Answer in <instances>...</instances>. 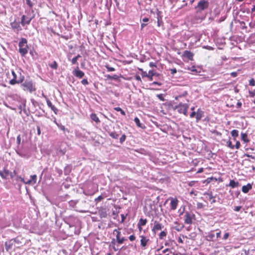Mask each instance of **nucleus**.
I'll use <instances>...</instances> for the list:
<instances>
[{
  "mask_svg": "<svg viewBox=\"0 0 255 255\" xmlns=\"http://www.w3.org/2000/svg\"><path fill=\"white\" fill-rule=\"evenodd\" d=\"M232 136L234 137L233 140L236 141V138L239 136V131L237 129H233L231 132Z\"/></svg>",
  "mask_w": 255,
  "mask_h": 255,
  "instance_id": "nucleus-27",
  "label": "nucleus"
},
{
  "mask_svg": "<svg viewBox=\"0 0 255 255\" xmlns=\"http://www.w3.org/2000/svg\"><path fill=\"white\" fill-rule=\"evenodd\" d=\"M26 3L30 8L32 7L33 3L30 0H26Z\"/></svg>",
  "mask_w": 255,
  "mask_h": 255,
  "instance_id": "nucleus-47",
  "label": "nucleus"
},
{
  "mask_svg": "<svg viewBox=\"0 0 255 255\" xmlns=\"http://www.w3.org/2000/svg\"><path fill=\"white\" fill-rule=\"evenodd\" d=\"M163 228L164 226L162 225V224L159 223V222L158 221H154V225L151 229V231L153 233L156 234L157 231L161 230Z\"/></svg>",
  "mask_w": 255,
  "mask_h": 255,
  "instance_id": "nucleus-9",
  "label": "nucleus"
},
{
  "mask_svg": "<svg viewBox=\"0 0 255 255\" xmlns=\"http://www.w3.org/2000/svg\"><path fill=\"white\" fill-rule=\"evenodd\" d=\"M198 181H190L189 183H188V185L189 186H193L195 185V184L196 183H197Z\"/></svg>",
  "mask_w": 255,
  "mask_h": 255,
  "instance_id": "nucleus-51",
  "label": "nucleus"
},
{
  "mask_svg": "<svg viewBox=\"0 0 255 255\" xmlns=\"http://www.w3.org/2000/svg\"><path fill=\"white\" fill-rule=\"evenodd\" d=\"M229 235L230 234L229 233H226L223 236V239L225 240H227L229 238Z\"/></svg>",
  "mask_w": 255,
  "mask_h": 255,
  "instance_id": "nucleus-57",
  "label": "nucleus"
},
{
  "mask_svg": "<svg viewBox=\"0 0 255 255\" xmlns=\"http://www.w3.org/2000/svg\"><path fill=\"white\" fill-rule=\"evenodd\" d=\"M237 149H239L241 146V144L239 141H236V145H234Z\"/></svg>",
  "mask_w": 255,
  "mask_h": 255,
  "instance_id": "nucleus-56",
  "label": "nucleus"
},
{
  "mask_svg": "<svg viewBox=\"0 0 255 255\" xmlns=\"http://www.w3.org/2000/svg\"><path fill=\"white\" fill-rule=\"evenodd\" d=\"M216 231H218L216 233V238L217 239L220 238L221 237V231L220 230H219V229H217Z\"/></svg>",
  "mask_w": 255,
  "mask_h": 255,
  "instance_id": "nucleus-52",
  "label": "nucleus"
},
{
  "mask_svg": "<svg viewBox=\"0 0 255 255\" xmlns=\"http://www.w3.org/2000/svg\"><path fill=\"white\" fill-rule=\"evenodd\" d=\"M98 214L101 218H106L107 216L106 210L104 208H100L98 210Z\"/></svg>",
  "mask_w": 255,
  "mask_h": 255,
  "instance_id": "nucleus-20",
  "label": "nucleus"
},
{
  "mask_svg": "<svg viewBox=\"0 0 255 255\" xmlns=\"http://www.w3.org/2000/svg\"><path fill=\"white\" fill-rule=\"evenodd\" d=\"M47 104L49 107L51 108V110L55 112L56 110L54 106L52 105V103L49 100L47 99Z\"/></svg>",
  "mask_w": 255,
  "mask_h": 255,
  "instance_id": "nucleus-33",
  "label": "nucleus"
},
{
  "mask_svg": "<svg viewBox=\"0 0 255 255\" xmlns=\"http://www.w3.org/2000/svg\"><path fill=\"white\" fill-rule=\"evenodd\" d=\"M16 141H17V144L19 145L20 144V142H21V137H20V135H18L17 136V138H16Z\"/></svg>",
  "mask_w": 255,
  "mask_h": 255,
  "instance_id": "nucleus-58",
  "label": "nucleus"
},
{
  "mask_svg": "<svg viewBox=\"0 0 255 255\" xmlns=\"http://www.w3.org/2000/svg\"><path fill=\"white\" fill-rule=\"evenodd\" d=\"M121 228L115 229L113 231V234L116 235V241L119 244H122L127 240L123 237H121Z\"/></svg>",
  "mask_w": 255,
  "mask_h": 255,
  "instance_id": "nucleus-5",
  "label": "nucleus"
},
{
  "mask_svg": "<svg viewBox=\"0 0 255 255\" xmlns=\"http://www.w3.org/2000/svg\"><path fill=\"white\" fill-rule=\"evenodd\" d=\"M240 185L239 182L235 181L234 180H231L230 183L227 186L231 187L232 188H234L238 187Z\"/></svg>",
  "mask_w": 255,
  "mask_h": 255,
  "instance_id": "nucleus-24",
  "label": "nucleus"
},
{
  "mask_svg": "<svg viewBox=\"0 0 255 255\" xmlns=\"http://www.w3.org/2000/svg\"><path fill=\"white\" fill-rule=\"evenodd\" d=\"M244 156L248 157H250V158H251L253 159H255V157L254 156H253L252 155H250V154H249L248 153H245L244 154Z\"/></svg>",
  "mask_w": 255,
  "mask_h": 255,
  "instance_id": "nucleus-55",
  "label": "nucleus"
},
{
  "mask_svg": "<svg viewBox=\"0 0 255 255\" xmlns=\"http://www.w3.org/2000/svg\"><path fill=\"white\" fill-rule=\"evenodd\" d=\"M204 206L203 204V203H199V202H198V203H197V208L198 209H202V208H203Z\"/></svg>",
  "mask_w": 255,
  "mask_h": 255,
  "instance_id": "nucleus-48",
  "label": "nucleus"
},
{
  "mask_svg": "<svg viewBox=\"0 0 255 255\" xmlns=\"http://www.w3.org/2000/svg\"><path fill=\"white\" fill-rule=\"evenodd\" d=\"M149 66L150 67H157V65H156V63H153V62H150L149 64Z\"/></svg>",
  "mask_w": 255,
  "mask_h": 255,
  "instance_id": "nucleus-60",
  "label": "nucleus"
},
{
  "mask_svg": "<svg viewBox=\"0 0 255 255\" xmlns=\"http://www.w3.org/2000/svg\"><path fill=\"white\" fill-rule=\"evenodd\" d=\"M81 82L84 85H87L89 84V82L87 79H83Z\"/></svg>",
  "mask_w": 255,
  "mask_h": 255,
  "instance_id": "nucleus-45",
  "label": "nucleus"
},
{
  "mask_svg": "<svg viewBox=\"0 0 255 255\" xmlns=\"http://www.w3.org/2000/svg\"><path fill=\"white\" fill-rule=\"evenodd\" d=\"M77 59L75 57L71 60V62L73 65L77 64Z\"/></svg>",
  "mask_w": 255,
  "mask_h": 255,
  "instance_id": "nucleus-50",
  "label": "nucleus"
},
{
  "mask_svg": "<svg viewBox=\"0 0 255 255\" xmlns=\"http://www.w3.org/2000/svg\"><path fill=\"white\" fill-rule=\"evenodd\" d=\"M18 241V238H15V239L9 240L5 243V248L7 251H9L11 250L13 246H15V241Z\"/></svg>",
  "mask_w": 255,
  "mask_h": 255,
  "instance_id": "nucleus-11",
  "label": "nucleus"
},
{
  "mask_svg": "<svg viewBox=\"0 0 255 255\" xmlns=\"http://www.w3.org/2000/svg\"><path fill=\"white\" fill-rule=\"evenodd\" d=\"M178 242L179 244H183V240L182 239V238L180 237H179L178 238Z\"/></svg>",
  "mask_w": 255,
  "mask_h": 255,
  "instance_id": "nucleus-64",
  "label": "nucleus"
},
{
  "mask_svg": "<svg viewBox=\"0 0 255 255\" xmlns=\"http://www.w3.org/2000/svg\"><path fill=\"white\" fill-rule=\"evenodd\" d=\"M241 208H242V206H239L235 207L234 210L235 211L238 212L241 210Z\"/></svg>",
  "mask_w": 255,
  "mask_h": 255,
  "instance_id": "nucleus-61",
  "label": "nucleus"
},
{
  "mask_svg": "<svg viewBox=\"0 0 255 255\" xmlns=\"http://www.w3.org/2000/svg\"><path fill=\"white\" fill-rule=\"evenodd\" d=\"M241 138L245 142H248L249 141L247 133H242L241 134Z\"/></svg>",
  "mask_w": 255,
  "mask_h": 255,
  "instance_id": "nucleus-32",
  "label": "nucleus"
},
{
  "mask_svg": "<svg viewBox=\"0 0 255 255\" xmlns=\"http://www.w3.org/2000/svg\"><path fill=\"white\" fill-rule=\"evenodd\" d=\"M122 131L120 130L119 132H116V131L109 132V134L113 138L118 139L119 135L121 134Z\"/></svg>",
  "mask_w": 255,
  "mask_h": 255,
  "instance_id": "nucleus-23",
  "label": "nucleus"
},
{
  "mask_svg": "<svg viewBox=\"0 0 255 255\" xmlns=\"http://www.w3.org/2000/svg\"><path fill=\"white\" fill-rule=\"evenodd\" d=\"M252 188V185L250 183H248L246 185H244L242 188V192L244 193H247Z\"/></svg>",
  "mask_w": 255,
  "mask_h": 255,
  "instance_id": "nucleus-22",
  "label": "nucleus"
},
{
  "mask_svg": "<svg viewBox=\"0 0 255 255\" xmlns=\"http://www.w3.org/2000/svg\"><path fill=\"white\" fill-rule=\"evenodd\" d=\"M177 109L178 112H187L188 106L186 104H180Z\"/></svg>",
  "mask_w": 255,
  "mask_h": 255,
  "instance_id": "nucleus-18",
  "label": "nucleus"
},
{
  "mask_svg": "<svg viewBox=\"0 0 255 255\" xmlns=\"http://www.w3.org/2000/svg\"><path fill=\"white\" fill-rule=\"evenodd\" d=\"M194 53L190 51L185 50L183 52L182 57L186 58L190 61H193L194 60Z\"/></svg>",
  "mask_w": 255,
  "mask_h": 255,
  "instance_id": "nucleus-12",
  "label": "nucleus"
},
{
  "mask_svg": "<svg viewBox=\"0 0 255 255\" xmlns=\"http://www.w3.org/2000/svg\"><path fill=\"white\" fill-rule=\"evenodd\" d=\"M105 67L107 68V70L109 72H112V71H114L115 70V69L114 67H110L108 65H106Z\"/></svg>",
  "mask_w": 255,
  "mask_h": 255,
  "instance_id": "nucleus-40",
  "label": "nucleus"
},
{
  "mask_svg": "<svg viewBox=\"0 0 255 255\" xmlns=\"http://www.w3.org/2000/svg\"><path fill=\"white\" fill-rule=\"evenodd\" d=\"M10 26L13 29H16L17 31L21 30V28L20 25V22L14 20L13 22L10 23Z\"/></svg>",
  "mask_w": 255,
  "mask_h": 255,
  "instance_id": "nucleus-16",
  "label": "nucleus"
},
{
  "mask_svg": "<svg viewBox=\"0 0 255 255\" xmlns=\"http://www.w3.org/2000/svg\"><path fill=\"white\" fill-rule=\"evenodd\" d=\"M157 97L161 101H164L165 100L164 97H163V95L162 94H158L157 95Z\"/></svg>",
  "mask_w": 255,
  "mask_h": 255,
  "instance_id": "nucleus-44",
  "label": "nucleus"
},
{
  "mask_svg": "<svg viewBox=\"0 0 255 255\" xmlns=\"http://www.w3.org/2000/svg\"><path fill=\"white\" fill-rule=\"evenodd\" d=\"M22 86L24 91H28L30 93H32L36 91V88L31 81L25 80Z\"/></svg>",
  "mask_w": 255,
  "mask_h": 255,
  "instance_id": "nucleus-3",
  "label": "nucleus"
},
{
  "mask_svg": "<svg viewBox=\"0 0 255 255\" xmlns=\"http://www.w3.org/2000/svg\"><path fill=\"white\" fill-rule=\"evenodd\" d=\"M213 179H214V178H213V177L208 178L206 180L205 182H207V183H209L211 181V180H213Z\"/></svg>",
  "mask_w": 255,
  "mask_h": 255,
  "instance_id": "nucleus-63",
  "label": "nucleus"
},
{
  "mask_svg": "<svg viewBox=\"0 0 255 255\" xmlns=\"http://www.w3.org/2000/svg\"><path fill=\"white\" fill-rule=\"evenodd\" d=\"M134 121L135 123H136V126L138 127H139V128H145V126L144 125L142 126V124H140L138 118H137V117L135 118Z\"/></svg>",
  "mask_w": 255,
  "mask_h": 255,
  "instance_id": "nucleus-31",
  "label": "nucleus"
},
{
  "mask_svg": "<svg viewBox=\"0 0 255 255\" xmlns=\"http://www.w3.org/2000/svg\"><path fill=\"white\" fill-rule=\"evenodd\" d=\"M249 85L252 86H255V81L254 78H252L249 81Z\"/></svg>",
  "mask_w": 255,
  "mask_h": 255,
  "instance_id": "nucleus-43",
  "label": "nucleus"
},
{
  "mask_svg": "<svg viewBox=\"0 0 255 255\" xmlns=\"http://www.w3.org/2000/svg\"><path fill=\"white\" fill-rule=\"evenodd\" d=\"M189 116L191 118L195 117L196 122H198L202 117V113H191Z\"/></svg>",
  "mask_w": 255,
  "mask_h": 255,
  "instance_id": "nucleus-19",
  "label": "nucleus"
},
{
  "mask_svg": "<svg viewBox=\"0 0 255 255\" xmlns=\"http://www.w3.org/2000/svg\"><path fill=\"white\" fill-rule=\"evenodd\" d=\"M18 46L19 52L22 56H24L27 53L29 49L26 39L22 38L19 42Z\"/></svg>",
  "mask_w": 255,
  "mask_h": 255,
  "instance_id": "nucleus-2",
  "label": "nucleus"
},
{
  "mask_svg": "<svg viewBox=\"0 0 255 255\" xmlns=\"http://www.w3.org/2000/svg\"><path fill=\"white\" fill-rule=\"evenodd\" d=\"M34 18V16H29L28 15H23L21 18L20 23L23 26L25 25H29L31 20Z\"/></svg>",
  "mask_w": 255,
  "mask_h": 255,
  "instance_id": "nucleus-7",
  "label": "nucleus"
},
{
  "mask_svg": "<svg viewBox=\"0 0 255 255\" xmlns=\"http://www.w3.org/2000/svg\"><path fill=\"white\" fill-rule=\"evenodd\" d=\"M73 74L75 76L78 78H83L84 75L85 73L82 71L79 70V68L78 67H77L73 71Z\"/></svg>",
  "mask_w": 255,
  "mask_h": 255,
  "instance_id": "nucleus-13",
  "label": "nucleus"
},
{
  "mask_svg": "<svg viewBox=\"0 0 255 255\" xmlns=\"http://www.w3.org/2000/svg\"><path fill=\"white\" fill-rule=\"evenodd\" d=\"M98 185L94 183H88L83 193L86 196H91L98 191Z\"/></svg>",
  "mask_w": 255,
  "mask_h": 255,
  "instance_id": "nucleus-1",
  "label": "nucleus"
},
{
  "mask_svg": "<svg viewBox=\"0 0 255 255\" xmlns=\"http://www.w3.org/2000/svg\"><path fill=\"white\" fill-rule=\"evenodd\" d=\"M111 244L113 245V249H114V250L115 251H117L118 250V249H116L115 248V247L114 246L115 245V244H116V242H115V239H112V242H111Z\"/></svg>",
  "mask_w": 255,
  "mask_h": 255,
  "instance_id": "nucleus-41",
  "label": "nucleus"
},
{
  "mask_svg": "<svg viewBox=\"0 0 255 255\" xmlns=\"http://www.w3.org/2000/svg\"><path fill=\"white\" fill-rule=\"evenodd\" d=\"M50 67L54 69H57L58 68L57 63L54 61L52 64L49 65Z\"/></svg>",
  "mask_w": 255,
  "mask_h": 255,
  "instance_id": "nucleus-35",
  "label": "nucleus"
},
{
  "mask_svg": "<svg viewBox=\"0 0 255 255\" xmlns=\"http://www.w3.org/2000/svg\"><path fill=\"white\" fill-rule=\"evenodd\" d=\"M249 96L251 97H254L255 96V89L253 91H249Z\"/></svg>",
  "mask_w": 255,
  "mask_h": 255,
  "instance_id": "nucleus-46",
  "label": "nucleus"
},
{
  "mask_svg": "<svg viewBox=\"0 0 255 255\" xmlns=\"http://www.w3.org/2000/svg\"><path fill=\"white\" fill-rule=\"evenodd\" d=\"M55 169H56V171H57V172L58 173V174L59 175H61L62 174L63 172H62V170L61 169H59L57 167H56Z\"/></svg>",
  "mask_w": 255,
  "mask_h": 255,
  "instance_id": "nucleus-54",
  "label": "nucleus"
},
{
  "mask_svg": "<svg viewBox=\"0 0 255 255\" xmlns=\"http://www.w3.org/2000/svg\"><path fill=\"white\" fill-rule=\"evenodd\" d=\"M147 222V220L146 219L141 218L139 219V220L137 223V226H144L146 224Z\"/></svg>",
  "mask_w": 255,
  "mask_h": 255,
  "instance_id": "nucleus-26",
  "label": "nucleus"
},
{
  "mask_svg": "<svg viewBox=\"0 0 255 255\" xmlns=\"http://www.w3.org/2000/svg\"><path fill=\"white\" fill-rule=\"evenodd\" d=\"M104 198V197L102 196V195H100L97 198L95 199V202L98 203L99 202H100Z\"/></svg>",
  "mask_w": 255,
  "mask_h": 255,
  "instance_id": "nucleus-39",
  "label": "nucleus"
},
{
  "mask_svg": "<svg viewBox=\"0 0 255 255\" xmlns=\"http://www.w3.org/2000/svg\"><path fill=\"white\" fill-rule=\"evenodd\" d=\"M149 74H151V76H152L153 77L154 76H158L159 75V74L157 73L156 72H155L154 70H149L148 71Z\"/></svg>",
  "mask_w": 255,
  "mask_h": 255,
  "instance_id": "nucleus-37",
  "label": "nucleus"
},
{
  "mask_svg": "<svg viewBox=\"0 0 255 255\" xmlns=\"http://www.w3.org/2000/svg\"><path fill=\"white\" fill-rule=\"evenodd\" d=\"M227 145L228 147H229L231 149H234L235 147V146L234 145H233L232 141L230 140H229L227 141Z\"/></svg>",
  "mask_w": 255,
  "mask_h": 255,
  "instance_id": "nucleus-36",
  "label": "nucleus"
},
{
  "mask_svg": "<svg viewBox=\"0 0 255 255\" xmlns=\"http://www.w3.org/2000/svg\"><path fill=\"white\" fill-rule=\"evenodd\" d=\"M59 153L62 155H65V153H66V150H64V149H60L59 150Z\"/></svg>",
  "mask_w": 255,
  "mask_h": 255,
  "instance_id": "nucleus-59",
  "label": "nucleus"
},
{
  "mask_svg": "<svg viewBox=\"0 0 255 255\" xmlns=\"http://www.w3.org/2000/svg\"><path fill=\"white\" fill-rule=\"evenodd\" d=\"M209 6V2L206 0H201L198 2L195 8L198 9L199 11H202L207 9Z\"/></svg>",
  "mask_w": 255,
  "mask_h": 255,
  "instance_id": "nucleus-6",
  "label": "nucleus"
},
{
  "mask_svg": "<svg viewBox=\"0 0 255 255\" xmlns=\"http://www.w3.org/2000/svg\"><path fill=\"white\" fill-rule=\"evenodd\" d=\"M128 239L130 240V241H131V242L135 240V236L133 234L129 236Z\"/></svg>",
  "mask_w": 255,
  "mask_h": 255,
  "instance_id": "nucleus-49",
  "label": "nucleus"
},
{
  "mask_svg": "<svg viewBox=\"0 0 255 255\" xmlns=\"http://www.w3.org/2000/svg\"><path fill=\"white\" fill-rule=\"evenodd\" d=\"M8 175V171L4 170L3 171H0V176L3 179H6L7 176Z\"/></svg>",
  "mask_w": 255,
  "mask_h": 255,
  "instance_id": "nucleus-30",
  "label": "nucleus"
},
{
  "mask_svg": "<svg viewBox=\"0 0 255 255\" xmlns=\"http://www.w3.org/2000/svg\"><path fill=\"white\" fill-rule=\"evenodd\" d=\"M173 224L174 229L178 232L181 231L184 227V226L183 224L180 223L178 221L174 222Z\"/></svg>",
  "mask_w": 255,
  "mask_h": 255,
  "instance_id": "nucleus-17",
  "label": "nucleus"
},
{
  "mask_svg": "<svg viewBox=\"0 0 255 255\" xmlns=\"http://www.w3.org/2000/svg\"><path fill=\"white\" fill-rule=\"evenodd\" d=\"M31 179L28 180L26 181V182H25V184H35L36 182V179H37V176L36 175H33L30 176Z\"/></svg>",
  "mask_w": 255,
  "mask_h": 255,
  "instance_id": "nucleus-21",
  "label": "nucleus"
},
{
  "mask_svg": "<svg viewBox=\"0 0 255 255\" xmlns=\"http://www.w3.org/2000/svg\"><path fill=\"white\" fill-rule=\"evenodd\" d=\"M91 118L93 121L95 122L96 123H99L100 122V121L99 119V118L97 117V116L95 113H92L91 116Z\"/></svg>",
  "mask_w": 255,
  "mask_h": 255,
  "instance_id": "nucleus-29",
  "label": "nucleus"
},
{
  "mask_svg": "<svg viewBox=\"0 0 255 255\" xmlns=\"http://www.w3.org/2000/svg\"><path fill=\"white\" fill-rule=\"evenodd\" d=\"M127 136L125 134H124L122 135V136L120 138V141L121 143H123L126 139Z\"/></svg>",
  "mask_w": 255,
  "mask_h": 255,
  "instance_id": "nucleus-38",
  "label": "nucleus"
},
{
  "mask_svg": "<svg viewBox=\"0 0 255 255\" xmlns=\"http://www.w3.org/2000/svg\"><path fill=\"white\" fill-rule=\"evenodd\" d=\"M11 73H12L13 78L9 81L10 84L13 85L15 84L21 83L23 81L24 77L23 76H22L20 73V76L18 78L17 77V75H16V73L14 72V71L12 70Z\"/></svg>",
  "mask_w": 255,
  "mask_h": 255,
  "instance_id": "nucleus-4",
  "label": "nucleus"
},
{
  "mask_svg": "<svg viewBox=\"0 0 255 255\" xmlns=\"http://www.w3.org/2000/svg\"><path fill=\"white\" fill-rule=\"evenodd\" d=\"M140 238L141 246L143 248H145L147 246L148 242L149 241V239L146 237L142 235L140 236Z\"/></svg>",
  "mask_w": 255,
  "mask_h": 255,
  "instance_id": "nucleus-15",
  "label": "nucleus"
},
{
  "mask_svg": "<svg viewBox=\"0 0 255 255\" xmlns=\"http://www.w3.org/2000/svg\"><path fill=\"white\" fill-rule=\"evenodd\" d=\"M194 215L189 212H186L184 215V223L186 224L191 225L192 224L193 217H194Z\"/></svg>",
  "mask_w": 255,
  "mask_h": 255,
  "instance_id": "nucleus-8",
  "label": "nucleus"
},
{
  "mask_svg": "<svg viewBox=\"0 0 255 255\" xmlns=\"http://www.w3.org/2000/svg\"><path fill=\"white\" fill-rule=\"evenodd\" d=\"M135 79L136 81L140 82V83H142V81L141 80V79L139 75L136 74L135 75Z\"/></svg>",
  "mask_w": 255,
  "mask_h": 255,
  "instance_id": "nucleus-42",
  "label": "nucleus"
},
{
  "mask_svg": "<svg viewBox=\"0 0 255 255\" xmlns=\"http://www.w3.org/2000/svg\"><path fill=\"white\" fill-rule=\"evenodd\" d=\"M141 75L142 78L147 77L148 76V74L144 71L141 73Z\"/></svg>",
  "mask_w": 255,
  "mask_h": 255,
  "instance_id": "nucleus-53",
  "label": "nucleus"
},
{
  "mask_svg": "<svg viewBox=\"0 0 255 255\" xmlns=\"http://www.w3.org/2000/svg\"><path fill=\"white\" fill-rule=\"evenodd\" d=\"M204 195L206 196L207 200L210 201L211 204L216 202L215 197L213 195V194L211 192L205 193Z\"/></svg>",
  "mask_w": 255,
  "mask_h": 255,
  "instance_id": "nucleus-14",
  "label": "nucleus"
},
{
  "mask_svg": "<svg viewBox=\"0 0 255 255\" xmlns=\"http://www.w3.org/2000/svg\"><path fill=\"white\" fill-rule=\"evenodd\" d=\"M214 237H215V235H214L213 231H211V232L208 233V234L207 235L206 238L207 240H208L209 241H213V239L214 238Z\"/></svg>",
  "mask_w": 255,
  "mask_h": 255,
  "instance_id": "nucleus-25",
  "label": "nucleus"
},
{
  "mask_svg": "<svg viewBox=\"0 0 255 255\" xmlns=\"http://www.w3.org/2000/svg\"><path fill=\"white\" fill-rule=\"evenodd\" d=\"M167 236V232L164 231H162L160 232V233L159 234V238L160 239V240H162L164 239V237H165L166 236Z\"/></svg>",
  "mask_w": 255,
  "mask_h": 255,
  "instance_id": "nucleus-34",
  "label": "nucleus"
},
{
  "mask_svg": "<svg viewBox=\"0 0 255 255\" xmlns=\"http://www.w3.org/2000/svg\"><path fill=\"white\" fill-rule=\"evenodd\" d=\"M170 71L172 74H174L177 73V70L176 68L171 69Z\"/></svg>",
  "mask_w": 255,
  "mask_h": 255,
  "instance_id": "nucleus-62",
  "label": "nucleus"
},
{
  "mask_svg": "<svg viewBox=\"0 0 255 255\" xmlns=\"http://www.w3.org/2000/svg\"><path fill=\"white\" fill-rule=\"evenodd\" d=\"M105 77L108 80H119V77L117 75H106Z\"/></svg>",
  "mask_w": 255,
  "mask_h": 255,
  "instance_id": "nucleus-28",
  "label": "nucleus"
},
{
  "mask_svg": "<svg viewBox=\"0 0 255 255\" xmlns=\"http://www.w3.org/2000/svg\"><path fill=\"white\" fill-rule=\"evenodd\" d=\"M168 200H170V210L174 211L176 209L179 201L177 198L170 197Z\"/></svg>",
  "mask_w": 255,
  "mask_h": 255,
  "instance_id": "nucleus-10",
  "label": "nucleus"
}]
</instances>
